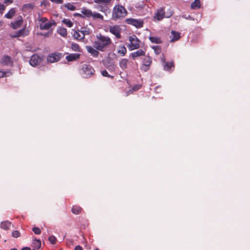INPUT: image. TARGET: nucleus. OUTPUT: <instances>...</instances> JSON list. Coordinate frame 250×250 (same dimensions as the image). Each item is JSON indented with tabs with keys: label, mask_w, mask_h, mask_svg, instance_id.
Returning <instances> with one entry per match:
<instances>
[{
	"label": "nucleus",
	"mask_w": 250,
	"mask_h": 250,
	"mask_svg": "<svg viewBox=\"0 0 250 250\" xmlns=\"http://www.w3.org/2000/svg\"><path fill=\"white\" fill-rule=\"evenodd\" d=\"M112 44L111 39L106 36L99 33L96 35V40L93 42L94 47L100 51H104L110 44Z\"/></svg>",
	"instance_id": "nucleus-1"
},
{
	"label": "nucleus",
	"mask_w": 250,
	"mask_h": 250,
	"mask_svg": "<svg viewBox=\"0 0 250 250\" xmlns=\"http://www.w3.org/2000/svg\"><path fill=\"white\" fill-rule=\"evenodd\" d=\"M127 14L125 8L122 5H115L112 12V19L114 21L121 20L125 17Z\"/></svg>",
	"instance_id": "nucleus-2"
},
{
	"label": "nucleus",
	"mask_w": 250,
	"mask_h": 250,
	"mask_svg": "<svg viewBox=\"0 0 250 250\" xmlns=\"http://www.w3.org/2000/svg\"><path fill=\"white\" fill-rule=\"evenodd\" d=\"M173 14L171 9H168L167 12H165V7H160L157 9L153 18L158 21H161L164 18H169Z\"/></svg>",
	"instance_id": "nucleus-3"
},
{
	"label": "nucleus",
	"mask_w": 250,
	"mask_h": 250,
	"mask_svg": "<svg viewBox=\"0 0 250 250\" xmlns=\"http://www.w3.org/2000/svg\"><path fill=\"white\" fill-rule=\"evenodd\" d=\"M80 73L83 78H88L94 75L95 70L90 64H83L81 66Z\"/></svg>",
	"instance_id": "nucleus-4"
},
{
	"label": "nucleus",
	"mask_w": 250,
	"mask_h": 250,
	"mask_svg": "<svg viewBox=\"0 0 250 250\" xmlns=\"http://www.w3.org/2000/svg\"><path fill=\"white\" fill-rule=\"evenodd\" d=\"M130 44L128 45V48L130 50L137 49L140 48V41L136 35H133L129 37Z\"/></svg>",
	"instance_id": "nucleus-5"
},
{
	"label": "nucleus",
	"mask_w": 250,
	"mask_h": 250,
	"mask_svg": "<svg viewBox=\"0 0 250 250\" xmlns=\"http://www.w3.org/2000/svg\"><path fill=\"white\" fill-rule=\"evenodd\" d=\"M125 22L128 24L132 25L137 28H141L144 25L143 20L141 19L128 18L125 20Z\"/></svg>",
	"instance_id": "nucleus-6"
},
{
	"label": "nucleus",
	"mask_w": 250,
	"mask_h": 250,
	"mask_svg": "<svg viewBox=\"0 0 250 250\" xmlns=\"http://www.w3.org/2000/svg\"><path fill=\"white\" fill-rule=\"evenodd\" d=\"M109 31L112 34L114 35L116 38L119 39L122 38L121 32L122 28L119 25H114L113 26H109Z\"/></svg>",
	"instance_id": "nucleus-7"
},
{
	"label": "nucleus",
	"mask_w": 250,
	"mask_h": 250,
	"mask_svg": "<svg viewBox=\"0 0 250 250\" xmlns=\"http://www.w3.org/2000/svg\"><path fill=\"white\" fill-rule=\"evenodd\" d=\"M143 60V65L142 66V69L146 71L148 70L149 67L152 63V59L149 56H144Z\"/></svg>",
	"instance_id": "nucleus-8"
},
{
	"label": "nucleus",
	"mask_w": 250,
	"mask_h": 250,
	"mask_svg": "<svg viewBox=\"0 0 250 250\" xmlns=\"http://www.w3.org/2000/svg\"><path fill=\"white\" fill-rule=\"evenodd\" d=\"M62 57V55L60 53H54L48 56L47 61L50 63H53L59 61Z\"/></svg>",
	"instance_id": "nucleus-9"
},
{
	"label": "nucleus",
	"mask_w": 250,
	"mask_h": 250,
	"mask_svg": "<svg viewBox=\"0 0 250 250\" xmlns=\"http://www.w3.org/2000/svg\"><path fill=\"white\" fill-rule=\"evenodd\" d=\"M52 26H56V22L54 20H51L49 22H46L44 23H40L39 26L41 30H49Z\"/></svg>",
	"instance_id": "nucleus-10"
},
{
	"label": "nucleus",
	"mask_w": 250,
	"mask_h": 250,
	"mask_svg": "<svg viewBox=\"0 0 250 250\" xmlns=\"http://www.w3.org/2000/svg\"><path fill=\"white\" fill-rule=\"evenodd\" d=\"M41 61L42 59L39 55L37 54H34L31 57L29 63L32 66H35L41 63Z\"/></svg>",
	"instance_id": "nucleus-11"
},
{
	"label": "nucleus",
	"mask_w": 250,
	"mask_h": 250,
	"mask_svg": "<svg viewBox=\"0 0 250 250\" xmlns=\"http://www.w3.org/2000/svg\"><path fill=\"white\" fill-rule=\"evenodd\" d=\"M146 52L142 49H139L135 52H132L129 57L133 60H135L136 58L145 56Z\"/></svg>",
	"instance_id": "nucleus-12"
},
{
	"label": "nucleus",
	"mask_w": 250,
	"mask_h": 250,
	"mask_svg": "<svg viewBox=\"0 0 250 250\" xmlns=\"http://www.w3.org/2000/svg\"><path fill=\"white\" fill-rule=\"evenodd\" d=\"M23 23V19L21 16L18 18V19L14 22H11L10 25L12 28L16 29L19 28Z\"/></svg>",
	"instance_id": "nucleus-13"
},
{
	"label": "nucleus",
	"mask_w": 250,
	"mask_h": 250,
	"mask_svg": "<svg viewBox=\"0 0 250 250\" xmlns=\"http://www.w3.org/2000/svg\"><path fill=\"white\" fill-rule=\"evenodd\" d=\"M86 49L87 51L94 57H97L99 56V50L96 49L94 46H86Z\"/></svg>",
	"instance_id": "nucleus-14"
},
{
	"label": "nucleus",
	"mask_w": 250,
	"mask_h": 250,
	"mask_svg": "<svg viewBox=\"0 0 250 250\" xmlns=\"http://www.w3.org/2000/svg\"><path fill=\"white\" fill-rule=\"evenodd\" d=\"M80 54L72 53L66 56V59L68 62H72L79 59Z\"/></svg>",
	"instance_id": "nucleus-15"
},
{
	"label": "nucleus",
	"mask_w": 250,
	"mask_h": 250,
	"mask_svg": "<svg viewBox=\"0 0 250 250\" xmlns=\"http://www.w3.org/2000/svg\"><path fill=\"white\" fill-rule=\"evenodd\" d=\"M129 62V60L127 59L123 58L119 61V64L122 69L125 70L127 68V64Z\"/></svg>",
	"instance_id": "nucleus-16"
},
{
	"label": "nucleus",
	"mask_w": 250,
	"mask_h": 250,
	"mask_svg": "<svg viewBox=\"0 0 250 250\" xmlns=\"http://www.w3.org/2000/svg\"><path fill=\"white\" fill-rule=\"evenodd\" d=\"M171 42H173L175 41H176L178 40L181 36H180V33L179 32H176L175 31H171Z\"/></svg>",
	"instance_id": "nucleus-17"
},
{
	"label": "nucleus",
	"mask_w": 250,
	"mask_h": 250,
	"mask_svg": "<svg viewBox=\"0 0 250 250\" xmlns=\"http://www.w3.org/2000/svg\"><path fill=\"white\" fill-rule=\"evenodd\" d=\"M174 64L173 62H165V64H164V69L166 71H171V69H174Z\"/></svg>",
	"instance_id": "nucleus-18"
},
{
	"label": "nucleus",
	"mask_w": 250,
	"mask_h": 250,
	"mask_svg": "<svg viewBox=\"0 0 250 250\" xmlns=\"http://www.w3.org/2000/svg\"><path fill=\"white\" fill-rule=\"evenodd\" d=\"M81 13L83 14V18H90L92 17V12L91 10L83 8L81 11Z\"/></svg>",
	"instance_id": "nucleus-19"
},
{
	"label": "nucleus",
	"mask_w": 250,
	"mask_h": 250,
	"mask_svg": "<svg viewBox=\"0 0 250 250\" xmlns=\"http://www.w3.org/2000/svg\"><path fill=\"white\" fill-rule=\"evenodd\" d=\"M0 62L3 65H8L12 63L11 58L8 56H3Z\"/></svg>",
	"instance_id": "nucleus-20"
},
{
	"label": "nucleus",
	"mask_w": 250,
	"mask_h": 250,
	"mask_svg": "<svg viewBox=\"0 0 250 250\" xmlns=\"http://www.w3.org/2000/svg\"><path fill=\"white\" fill-rule=\"evenodd\" d=\"M127 52L126 47L124 45L119 46L117 50V54L121 56H124Z\"/></svg>",
	"instance_id": "nucleus-21"
},
{
	"label": "nucleus",
	"mask_w": 250,
	"mask_h": 250,
	"mask_svg": "<svg viewBox=\"0 0 250 250\" xmlns=\"http://www.w3.org/2000/svg\"><path fill=\"white\" fill-rule=\"evenodd\" d=\"M73 36L75 39L80 41L83 40L84 39V36L81 34L80 30L75 31Z\"/></svg>",
	"instance_id": "nucleus-22"
},
{
	"label": "nucleus",
	"mask_w": 250,
	"mask_h": 250,
	"mask_svg": "<svg viewBox=\"0 0 250 250\" xmlns=\"http://www.w3.org/2000/svg\"><path fill=\"white\" fill-rule=\"evenodd\" d=\"M149 39L152 43L159 44L162 43V41L160 37L150 36Z\"/></svg>",
	"instance_id": "nucleus-23"
},
{
	"label": "nucleus",
	"mask_w": 250,
	"mask_h": 250,
	"mask_svg": "<svg viewBox=\"0 0 250 250\" xmlns=\"http://www.w3.org/2000/svg\"><path fill=\"white\" fill-rule=\"evenodd\" d=\"M10 226L11 222L8 221H5L1 222L0 227L4 230H8L10 229Z\"/></svg>",
	"instance_id": "nucleus-24"
},
{
	"label": "nucleus",
	"mask_w": 250,
	"mask_h": 250,
	"mask_svg": "<svg viewBox=\"0 0 250 250\" xmlns=\"http://www.w3.org/2000/svg\"><path fill=\"white\" fill-rule=\"evenodd\" d=\"M35 5L34 3H26L22 5L21 10L23 11H25L26 10H31L34 9Z\"/></svg>",
	"instance_id": "nucleus-25"
},
{
	"label": "nucleus",
	"mask_w": 250,
	"mask_h": 250,
	"mask_svg": "<svg viewBox=\"0 0 250 250\" xmlns=\"http://www.w3.org/2000/svg\"><path fill=\"white\" fill-rule=\"evenodd\" d=\"M57 32L62 37H66L67 31L66 28L63 27H59L57 29Z\"/></svg>",
	"instance_id": "nucleus-26"
},
{
	"label": "nucleus",
	"mask_w": 250,
	"mask_h": 250,
	"mask_svg": "<svg viewBox=\"0 0 250 250\" xmlns=\"http://www.w3.org/2000/svg\"><path fill=\"white\" fill-rule=\"evenodd\" d=\"M16 13V9L14 8H11L8 13H7L4 17L7 19H12Z\"/></svg>",
	"instance_id": "nucleus-27"
},
{
	"label": "nucleus",
	"mask_w": 250,
	"mask_h": 250,
	"mask_svg": "<svg viewBox=\"0 0 250 250\" xmlns=\"http://www.w3.org/2000/svg\"><path fill=\"white\" fill-rule=\"evenodd\" d=\"M201 7V2L200 0H195L190 4V8L192 9L200 8Z\"/></svg>",
	"instance_id": "nucleus-28"
},
{
	"label": "nucleus",
	"mask_w": 250,
	"mask_h": 250,
	"mask_svg": "<svg viewBox=\"0 0 250 250\" xmlns=\"http://www.w3.org/2000/svg\"><path fill=\"white\" fill-rule=\"evenodd\" d=\"M41 247V241L39 239H35L33 243V250H36L39 249Z\"/></svg>",
	"instance_id": "nucleus-29"
},
{
	"label": "nucleus",
	"mask_w": 250,
	"mask_h": 250,
	"mask_svg": "<svg viewBox=\"0 0 250 250\" xmlns=\"http://www.w3.org/2000/svg\"><path fill=\"white\" fill-rule=\"evenodd\" d=\"M81 34L84 36L85 38V35H88L91 33V31L90 29L86 27H82L81 30H80Z\"/></svg>",
	"instance_id": "nucleus-30"
},
{
	"label": "nucleus",
	"mask_w": 250,
	"mask_h": 250,
	"mask_svg": "<svg viewBox=\"0 0 250 250\" xmlns=\"http://www.w3.org/2000/svg\"><path fill=\"white\" fill-rule=\"evenodd\" d=\"M82 210V208L79 206H74L72 208L71 211L73 214H78Z\"/></svg>",
	"instance_id": "nucleus-31"
},
{
	"label": "nucleus",
	"mask_w": 250,
	"mask_h": 250,
	"mask_svg": "<svg viewBox=\"0 0 250 250\" xmlns=\"http://www.w3.org/2000/svg\"><path fill=\"white\" fill-rule=\"evenodd\" d=\"M92 15L91 17H92L94 20L100 19L102 21H104V17L101 14L97 12H92Z\"/></svg>",
	"instance_id": "nucleus-32"
},
{
	"label": "nucleus",
	"mask_w": 250,
	"mask_h": 250,
	"mask_svg": "<svg viewBox=\"0 0 250 250\" xmlns=\"http://www.w3.org/2000/svg\"><path fill=\"white\" fill-rule=\"evenodd\" d=\"M71 49L73 51L76 52H81L82 50L79 45L76 43H73L71 44Z\"/></svg>",
	"instance_id": "nucleus-33"
},
{
	"label": "nucleus",
	"mask_w": 250,
	"mask_h": 250,
	"mask_svg": "<svg viewBox=\"0 0 250 250\" xmlns=\"http://www.w3.org/2000/svg\"><path fill=\"white\" fill-rule=\"evenodd\" d=\"M62 22L68 27H71L73 25V22L69 19H64L62 21Z\"/></svg>",
	"instance_id": "nucleus-34"
},
{
	"label": "nucleus",
	"mask_w": 250,
	"mask_h": 250,
	"mask_svg": "<svg viewBox=\"0 0 250 250\" xmlns=\"http://www.w3.org/2000/svg\"><path fill=\"white\" fill-rule=\"evenodd\" d=\"M156 55H159L161 52V48L159 46H153L151 47Z\"/></svg>",
	"instance_id": "nucleus-35"
},
{
	"label": "nucleus",
	"mask_w": 250,
	"mask_h": 250,
	"mask_svg": "<svg viewBox=\"0 0 250 250\" xmlns=\"http://www.w3.org/2000/svg\"><path fill=\"white\" fill-rule=\"evenodd\" d=\"M111 0H94V2L96 3H102L104 4H107L111 2Z\"/></svg>",
	"instance_id": "nucleus-36"
},
{
	"label": "nucleus",
	"mask_w": 250,
	"mask_h": 250,
	"mask_svg": "<svg viewBox=\"0 0 250 250\" xmlns=\"http://www.w3.org/2000/svg\"><path fill=\"white\" fill-rule=\"evenodd\" d=\"M65 7L66 8H67V9L71 10V11H74V10H76V9L75 6H74V5H73L71 3H67L65 5Z\"/></svg>",
	"instance_id": "nucleus-37"
},
{
	"label": "nucleus",
	"mask_w": 250,
	"mask_h": 250,
	"mask_svg": "<svg viewBox=\"0 0 250 250\" xmlns=\"http://www.w3.org/2000/svg\"><path fill=\"white\" fill-rule=\"evenodd\" d=\"M38 21L40 22V23H44L47 21H48V19L46 17H39L38 18Z\"/></svg>",
	"instance_id": "nucleus-38"
},
{
	"label": "nucleus",
	"mask_w": 250,
	"mask_h": 250,
	"mask_svg": "<svg viewBox=\"0 0 250 250\" xmlns=\"http://www.w3.org/2000/svg\"><path fill=\"white\" fill-rule=\"evenodd\" d=\"M48 240L52 244H55L57 242V239L53 235H51L48 238Z\"/></svg>",
	"instance_id": "nucleus-39"
},
{
	"label": "nucleus",
	"mask_w": 250,
	"mask_h": 250,
	"mask_svg": "<svg viewBox=\"0 0 250 250\" xmlns=\"http://www.w3.org/2000/svg\"><path fill=\"white\" fill-rule=\"evenodd\" d=\"M12 237H13L14 238H18V237H19L20 236H21V233L18 230H14L12 232Z\"/></svg>",
	"instance_id": "nucleus-40"
},
{
	"label": "nucleus",
	"mask_w": 250,
	"mask_h": 250,
	"mask_svg": "<svg viewBox=\"0 0 250 250\" xmlns=\"http://www.w3.org/2000/svg\"><path fill=\"white\" fill-rule=\"evenodd\" d=\"M19 33L20 34H22V36H25L28 34V31L26 32L25 30V28H23L22 29L19 30L18 31Z\"/></svg>",
	"instance_id": "nucleus-41"
},
{
	"label": "nucleus",
	"mask_w": 250,
	"mask_h": 250,
	"mask_svg": "<svg viewBox=\"0 0 250 250\" xmlns=\"http://www.w3.org/2000/svg\"><path fill=\"white\" fill-rule=\"evenodd\" d=\"M32 231L36 234H40L41 233V230L38 227H34L32 229Z\"/></svg>",
	"instance_id": "nucleus-42"
},
{
	"label": "nucleus",
	"mask_w": 250,
	"mask_h": 250,
	"mask_svg": "<svg viewBox=\"0 0 250 250\" xmlns=\"http://www.w3.org/2000/svg\"><path fill=\"white\" fill-rule=\"evenodd\" d=\"M102 74L104 77H108V78H113V76H111V75H110L108 74V73L107 72V71L106 70H103V71H102Z\"/></svg>",
	"instance_id": "nucleus-43"
},
{
	"label": "nucleus",
	"mask_w": 250,
	"mask_h": 250,
	"mask_svg": "<svg viewBox=\"0 0 250 250\" xmlns=\"http://www.w3.org/2000/svg\"><path fill=\"white\" fill-rule=\"evenodd\" d=\"M5 9V7L3 4H0V14H2L3 11Z\"/></svg>",
	"instance_id": "nucleus-44"
},
{
	"label": "nucleus",
	"mask_w": 250,
	"mask_h": 250,
	"mask_svg": "<svg viewBox=\"0 0 250 250\" xmlns=\"http://www.w3.org/2000/svg\"><path fill=\"white\" fill-rule=\"evenodd\" d=\"M74 17H79L81 18H84L83 14L76 13L74 14Z\"/></svg>",
	"instance_id": "nucleus-45"
},
{
	"label": "nucleus",
	"mask_w": 250,
	"mask_h": 250,
	"mask_svg": "<svg viewBox=\"0 0 250 250\" xmlns=\"http://www.w3.org/2000/svg\"><path fill=\"white\" fill-rule=\"evenodd\" d=\"M6 72L5 71H2L0 70V78H2L6 76Z\"/></svg>",
	"instance_id": "nucleus-46"
},
{
	"label": "nucleus",
	"mask_w": 250,
	"mask_h": 250,
	"mask_svg": "<svg viewBox=\"0 0 250 250\" xmlns=\"http://www.w3.org/2000/svg\"><path fill=\"white\" fill-rule=\"evenodd\" d=\"M21 36H22V34H20V33H19L18 31H17V32H16L15 35L14 36H12V37L17 38V37H19Z\"/></svg>",
	"instance_id": "nucleus-47"
},
{
	"label": "nucleus",
	"mask_w": 250,
	"mask_h": 250,
	"mask_svg": "<svg viewBox=\"0 0 250 250\" xmlns=\"http://www.w3.org/2000/svg\"><path fill=\"white\" fill-rule=\"evenodd\" d=\"M140 86L139 85H135L132 88V90L134 91H137V90H139L140 89Z\"/></svg>",
	"instance_id": "nucleus-48"
},
{
	"label": "nucleus",
	"mask_w": 250,
	"mask_h": 250,
	"mask_svg": "<svg viewBox=\"0 0 250 250\" xmlns=\"http://www.w3.org/2000/svg\"><path fill=\"white\" fill-rule=\"evenodd\" d=\"M75 250H83V249L81 246L78 245L75 247Z\"/></svg>",
	"instance_id": "nucleus-49"
},
{
	"label": "nucleus",
	"mask_w": 250,
	"mask_h": 250,
	"mask_svg": "<svg viewBox=\"0 0 250 250\" xmlns=\"http://www.w3.org/2000/svg\"><path fill=\"white\" fill-rule=\"evenodd\" d=\"M13 0H5L4 2L5 3H13Z\"/></svg>",
	"instance_id": "nucleus-50"
},
{
	"label": "nucleus",
	"mask_w": 250,
	"mask_h": 250,
	"mask_svg": "<svg viewBox=\"0 0 250 250\" xmlns=\"http://www.w3.org/2000/svg\"><path fill=\"white\" fill-rule=\"evenodd\" d=\"M21 250H31V249L29 247H23Z\"/></svg>",
	"instance_id": "nucleus-51"
},
{
	"label": "nucleus",
	"mask_w": 250,
	"mask_h": 250,
	"mask_svg": "<svg viewBox=\"0 0 250 250\" xmlns=\"http://www.w3.org/2000/svg\"><path fill=\"white\" fill-rule=\"evenodd\" d=\"M161 60H162V61L163 62V63L165 64V62H166L165 61V58L164 57H163V58H162Z\"/></svg>",
	"instance_id": "nucleus-52"
},
{
	"label": "nucleus",
	"mask_w": 250,
	"mask_h": 250,
	"mask_svg": "<svg viewBox=\"0 0 250 250\" xmlns=\"http://www.w3.org/2000/svg\"><path fill=\"white\" fill-rule=\"evenodd\" d=\"M3 24V22L2 21H0V26H2Z\"/></svg>",
	"instance_id": "nucleus-53"
},
{
	"label": "nucleus",
	"mask_w": 250,
	"mask_h": 250,
	"mask_svg": "<svg viewBox=\"0 0 250 250\" xmlns=\"http://www.w3.org/2000/svg\"><path fill=\"white\" fill-rule=\"evenodd\" d=\"M10 250H17L16 249H11Z\"/></svg>",
	"instance_id": "nucleus-54"
},
{
	"label": "nucleus",
	"mask_w": 250,
	"mask_h": 250,
	"mask_svg": "<svg viewBox=\"0 0 250 250\" xmlns=\"http://www.w3.org/2000/svg\"><path fill=\"white\" fill-rule=\"evenodd\" d=\"M191 18V17H190V16H188V18H186V19H189V18Z\"/></svg>",
	"instance_id": "nucleus-55"
},
{
	"label": "nucleus",
	"mask_w": 250,
	"mask_h": 250,
	"mask_svg": "<svg viewBox=\"0 0 250 250\" xmlns=\"http://www.w3.org/2000/svg\"><path fill=\"white\" fill-rule=\"evenodd\" d=\"M95 250H99L98 248L96 249Z\"/></svg>",
	"instance_id": "nucleus-56"
},
{
	"label": "nucleus",
	"mask_w": 250,
	"mask_h": 250,
	"mask_svg": "<svg viewBox=\"0 0 250 250\" xmlns=\"http://www.w3.org/2000/svg\"><path fill=\"white\" fill-rule=\"evenodd\" d=\"M0 250H1L0 249Z\"/></svg>",
	"instance_id": "nucleus-57"
}]
</instances>
